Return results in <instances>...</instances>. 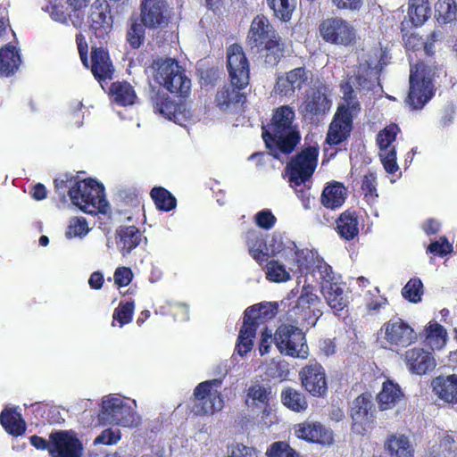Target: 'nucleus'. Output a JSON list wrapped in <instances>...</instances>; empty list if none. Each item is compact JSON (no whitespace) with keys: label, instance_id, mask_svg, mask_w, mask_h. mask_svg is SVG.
Masks as SVG:
<instances>
[{"label":"nucleus","instance_id":"obj_30","mask_svg":"<svg viewBox=\"0 0 457 457\" xmlns=\"http://www.w3.org/2000/svg\"><path fill=\"white\" fill-rule=\"evenodd\" d=\"M272 37L273 38H270L269 41L260 46V48H257L264 62L270 67L277 66L286 56L287 53V44L279 34Z\"/></svg>","mask_w":457,"mask_h":457},{"label":"nucleus","instance_id":"obj_1","mask_svg":"<svg viewBox=\"0 0 457 457\" xmlns=\"http://www.w3.org/2000/svg\"><path fill=\"white\" fill-rule=\"evenodd\" d=\"M295 114L289 105H282L273 111L270 121L262 126V137L271 154H289L301 140L298 130L293 127Z\"/></svg>","mask_w":457,"mask_h":457},{"label":"nucleus","instance_id":"obj_62","mask_svg":"<svg viewBox=\"0 0 457 457\" xmlns=\"http://www.w3.org/2000/svg\"><path fill=\"white\" fill-rule=\"evenodd\" d=\"M228 457H258L254 447L247 446L242 443H233L228 446Z\"/></svg>","mask_w":457,"mask_h":457},{"label":"nucleus","instance_id":"obj_48","mask_svg":"<svg viewBox=\"0 0 457 457\" xmlns=\"http://www.w3.org/2000/svg\"><path fill=\"white\" fill-rule=\"evenodd\" d=\"M426 340L436 349L443 348L447 341V331L437 322H429L425 328Z\"/></svg>","mask_w":457,"mask_h":457},{"label":"nucleus","instance_id":"obj_15","mask_svg":"<svg viewBox=\"0 0 457 457\" xmlns=\"http://www.w3.org/2000/svg\"><path fill=\"white\" fill-rule=\"evenodd\" d=\"M227 71L231 83L249 85L250 62L243 47L234 43L227 48Z\"/></svg>","mask_w":457,"mask_h":457},{"label":"nucleus","instance_id":"obj_14","mask_svg":"<svg viewBox=\"0 0 457 457\" xmlns=\"http://www.w3.org/2000/svg\"><path fill=\"white\" fill-rule=\"evenodd\" d=\"M86 23L97 38H105L112 29L113 17L107 0H95L90 5Z\"/></svg>","mask_w":457,"mask_h":457},{"label":"nucleus","instance_id":"obj_56","mask_svg":"<svg viewBox=\"0 0 457 457\" xmlns=\"http://www.w3.org/2000/svg\"><path fill=\"white\" fill-rule=\"evenodd\" d=\"M267 457H301L286 441L272 443L266 451Z\"/></svg>","mask_w":457,"mask_h":457},{"label":"nucleus","instance_id":"obj_32","mask_svg":"<svg viewBox=\"0 0 457 457\" xmlns=\"http://www.w3.org/2000/svg\"><path fill=\"white\" fill-rule=\"evenodd\" d=\"M278 311L277 303H260L247 307L244 312V319L254 323L258 328L260 324L274 318Z\"/></svg>","mask_w":457,"mask_h":457},{"label":"nucleus","instance_id":"obj_41","mask_svg":"<svg viewBox=\"0 0 457 457\" xmlns=\"http://www.w3.org/2000/svg\"><path fill=\"white\" fill-rule=\"evenodd\" d=\"M392 457H414V448L408 436L392 435L386 443Z\"/></svg>","mask_w":457,"mask_h":457},{"label":"nucleus","instance_id":"obj_28","mask_svg":"<svg viewBox=\"0 0 457 457\" xmlns=\"http://www.w3.org/2000/svg\"><path fill=\"white\" fill-rule=\"evenodd\" d=\"M434 394L443 402L457 404V374L439 375L431 381Z\"/></svg>","mask_w":457,"mask_h":457},{"label":"nucleus","instance_id":"obj_23","mask_svg":"<svg viewBox=\"0 0 457 457\" xmlns=\"http://www.w3.org/2000/svg\"><path fill=\"white\" fill-rule=\"evenodd\" d=\"M330 107L331 100L328 96V89L325 86L311 88L302 104L303 112L312 119L323 116L329 111Z\"/></svg>","mask_w":457,"mask_h":457},{"label":"nucleus","instance_id":"obj_12","mask_svg":"<svg viewBox=\"0 0 457 457\" xmlns=\"http://www.w3.org/2000/svg\"><path fill=\"white\" fill-rule=\"evenodd\" d=\"M320 35L325 42L350 46L355 40V29L345 20L332 17L323 20L319 25Z\"/></svg>","mask_w":457,"mask_h":457},{"label":"nucleus","instance_id":"obj_49","mask_svg":"<svg viewBox=\"0 0 457 457\" xmlns=\"http://www.w3.org/2000/svg\"><path fill=\"white\" fill-rule=\"evenodd\" d=\"M78 179L79 176L68 172L60 174L54 180L55 192L62 200H65L67 195L71 200L73 195L71 192L75 189Z\"/></svg>","mask_w":457,"mask_h":457},{"label":"nucleus","instance_id":"obj_33","mask_svg":"<svg viewBox=\"0 0 457 457\" xmlns=\"http://www.w3.org/2000/svg\"><path fill=\"white\" fill-rule=\"evenodd\" d=\"M141 237L136 226H120L116 230L117 247L122 255H127L140 244Z\"/></svg>","mask_w":457,"mask_h":457},{"label":"nucleus","instance_id":"obj_29","mask_svg":"<svg viewBox=\"0 0 457 457\" xmlns=\"http://www.w3.org/2000/svg\"><path fill=\"white\" fill-rule=\"evenodd\" d=\"M22 63L20 50L11 43L0 47V77L14 76Z\"/></svg>","mask_w":457,"mask_h":457},{"label":"nucleus","instance_id":"obj_58","mask_svg":"<svg viewBox=\"0 0 457 457\" xmlns=\"http://www.w3.org/2000/svg\"><path fill=\"white\" fill-rule=\"evenodd\" d=\"M120 200L124 205L133 208H138L141 204L140 194L136 187H125L118 192Z\"/></svg>","mask_w":457,"mask_h":457},{"label":"nucleus","instance_id":"obj_8","mask_svg":"<svg viewBox=\"0 0 457 457\" xmlns=\"http://www.w3.org/2000/svg\"><path fill=\"white\" fill-rule=\"evenodd\" d=\"M274 344L281 354L300 359L309 355L305 334L297 325H279L274 333Z\"/></svg>","mask_w":457,"mask_h":457},{"label":"nucleus","instance_id":"obj_17","mask_svg":"<svg viewBox=\"0 0 457 457\" xmlns=\"http://www.w3.org/2000/svg\"><path fill=\"white\" fill-rule=\"evenodd\" d=\"M311 71L304 66L294 68L278 76L275 91L280 96L293 97L297 90H301L309 83Z\"/></svg>","mask_w":457,"mask_h":457},{"label":"nucleus","instance_id":"obj_40","mask_svg":"<svg viewBox=\"0 0 457 457\" xmlns=\"http://www.w3.org/2000/svg\"><path fill=\"white\" fill-rule=\"evenodd\" d=\"M280 400L287 409L297 413L305 411L309 406L305 395L292 386L281 391Z\"/></svg>","mask_w":457,"mask_h":457},{"label":"nucleus","instance_id":"obj_3","mask_svg":"<svg viewBox=\"0 0 457 457\" xmlns=\"http://www.w3.org/2000/svg\"><path fill=\"white\" fill-rule=\"evenodd\" d=\"M409 84L405 104L411 110H421L436 91L431 69L422 61L411 64Z\"/></svg>","mask_w":457,"mask_h":457},{"label":"nucleus","instance_id":"obj_27","mask_svg":"<svg viewBox=\"0 0 457 457\" xmlns=\"http://www.w3.org/2000/svg\"><path fill=\"white\" fill-rule=\"evenodd\" d=\"M91 72L99 82L112 78L114 68L108 51L103 47H92Z\"/></svg>","mask_w":457,"mask_h":457},{"label":"nucleus","instance_id":"obj_52","mask_svg":"<svg viewBox=\"0 0 457 457\" xmlns=\"http://www.w3.org/2000/svg\"><path fill=\"white\" fill-rule=\"evenodd\" d=\"M400 128L395 123H390L377 135V144L379 151H387L394 147L392 144L395 141Z\"/></svg>","mask_w":457,"mask_h":457},{"label":"nucleus","instance_id":"obj_44","mask_svg":"<svg viewBox=\"0 0 457 457\" xmlns=\"http://www.w3.org/2000/svg\"><path fill=\"white\" fill-rule=\"evenodd\" d=\"M150 197L160 212H168L177 206L176 197L163 187H154L150 191Z\"/></svg>","mask_w":457,"mask_h":457},{"label":"nucleus","instance_id":"obj_21","mask_svg":"<svg viewBox=\"0 0 457 457\" xmlns=\"http://www.w3.org/2000/svg\"><path fill=\"white\" fill-rule=\"evenodd\" d=\"M49 453L52 457H81L83 445L80 440L67 431L51 434Z\"/></svg>","mask_w":457,"mask_h":457},{"label":"nucleus","instance_id":"obj_61","mask_svg":"<svg viewBox=\"0 0 457 457\" xmlns=\"http://www.w3.org/2000/svg\"><path fill=\"white\" fill-rule=\"evenodd\" d=\"M379 157L387 173L395 174L398 170L395 147H392L387 151H379Z\"/></svg>","mask_w":457,"mask_h":457},{"label":"nucleus","instance_id":"obj_55","mask_svg":"<svg viewBox=\"0 0 457 457\" xmlns=\"http://www.w3.org/2000/svg\"><path fill=\"white\" fill-rule=\"evenodd\" d=\"M361 191L368 204L373 203L378 197L377 176L374 172H368L361 180Z\"/></svg>","mask_w":457,"mask_h":457},{"label":"nucleus","instance_id":"obj_63","mask_svg":"<svg viewBox=\"0 0 457 457\" xmlns=\"http://www.w3.org/2000/svg\"><path fill=\"white\" fill-rule=\"evenodd\" d=\"M453 245L445 237H441L439 240L433 241L427 248V252L436 256L444 257L452 253Z\"/></svg>","mask_w":457,"mask_h":457},{"label":"nucleus","instance_id":"obj_54","mask_svg":"<svg viewBox=\"0 0 457 457\" xmlns=\"http://www.w3.org/2000/svg\"><path fill=\"white\" fill-rule=\"evenodd\" d=\"M423 295V283L419 278H411L402 289V295L411 303H417L421 301Z\"/></svg>","mask_w":457,"mask_h":457},{"label":"nucleus","instance_id":"obj_4","mask_svg":"<svg viewBox=\"0 0 457 457\" xmlns=\"http://www.w3.org/2000/svg\"><path fill=\"white\" fill-rule=\"evenodd\" d=\"M320 304V298L312 292V287L304 286L299 297L288 303L285 320L297 326L312 328L322 315Z\"/></svg>","mask_w":457,"mask_h":457},{"label":"nucleus","instance_id":"obj_37","mask_svg":"<svg viewBox=\"0 0 457 457\" xmlns=\"http://www.w3.org/2000/svg\"><path fill=\"white\" fill-rule=\"evenodd\" d=\"M151 102L154 112L169 120L176 119L177 114L180 112V105L171 100L167 94L160 89L153 90Z\"/></svg>","mask_w":457,"mask_h":457},{"label":"nucleus","instance_id":"obj_38","mask_svg":"<svg viewBox=\"0 0 457 457\" xmlns=\"http://www.w3.org/2000/svg\"><path fill=\"white\" fill-rule=\"evenodd\" d=\"M337 231L341 238L351 241L359 234L358 216L355 211L346 210L337 220Z\"/></svg>","mask_w":457,"mask_h":457},{"label":"nucleus","instance_id":"obj_25","mask_svg":"<svg viewBox=\"0 0 457 457\" xmlns=\"http://www.w3.org/2000/svg\"><path fill=\"white\" fill-rule=\"evenodd\" d=\"M404 361L409 371L416 375H425L432 371L436 362L431 352L414 347L404 353Z\"/></svg>","mask_w":457,"mask_h":457},{"label":"nucleus","instance_id":"obj_2","mask_svg":"<svg viewBox=\"0 0 457 457\" xmlns=\"http://www.w3.org/2000/svg\"><path fill=\"white\" fill-rule=\"evenodd\" d=\"M150 68L154 80L170 94L182 98L188 96L191 80L176 59L157 57L153 60Z\"/></svg>","mask_w":457,"mask_h":457},{"label":"nucleus","instance_id":"obj_24","mask_svg":"<svg viewBox=\"0 0 457 457\" xmlns=\"http://www.w3.org/2000/svg\"><path fill=\"white\" fill-rule=\"evenodd\" d=\"M278 34L270 20L263 14H258L251 22L246 41L251 49H257Z\"/></svg>","mask_w":457,"mask_h":457},{"label":"nucleus","instance_id":"obj_16","mask_svg":"<svg viewBox=\"0 0 457 457\" xmlns=\"http://www.w3.org/2000/svg\"><path fill=\"white\" fill-rule=\"evenodd\" d=\"M355 115L356 113H352L348 106L338 105L329 124L326 143L330 146H335L347 140L353 130Z\"/></svg>","mask_w":457,"mask_h":457},{"label":"nucleus","instance_id":"obj_50","mask_svg":"<svg viewBox=\"0 0 457 457\" xmlns=\"http://www.w3.org/2000/svg\"><path fill=\"white\" fill-rule=\"evenodd\" d=\"M274 16L282 21H288L295 9V0H267Z\"/></svg>","mask_w":457,"mask_h":457},{"label":"nucleus","instance_id":"obj_5","mask_svg":"<svg viewBox=\"0 0 457 457\" xmlns=\"http://www.w3.org/2000/svg\"><path fill=\"white\" fill-rule=\"evenodd\" d=\"M222 381L218 378L199 383L194 389L190 413L194 417L213 415L221 411L224 400L220 388Z\"/></svg>","mask_w":457,"mask_h":457},{"label":"nucleus","instance_id":"obj_18","mask_svg":"<svg viewBox=\"0 0 457 457\" xmlns=\"http://www.w3.org/2000/svg\"><path fill=\"white\" fill-rule=\"evenodd\" d=\"M382 329L385 339L391 346L407 347L417 340L414 329L403 320L396 318L386 322Z\"/></svg>","mask_w":457,"mask_h":457},{"label":"nucleus","instance_id":"obj_26","mask_svg":"<svg viewBox=\"0 0 457 457\" xmlns=\"http://www.w3.org/2000/svg\"><path fill=\"white\" fill-rule=\"evenodd\" d=\"M248 85H239V83L225 84L220 88L215 95V104L220 110L227 111L231 107L245 104L246 101V94L243 92Z\"/></svg>","mask_w":457,"mask_h":457},{"label":"nucleus","instance_id":"obj_35","mask_svg":"<svg viewBox=\"0 0 457 457\" xmlns=\"http://www.w3.org/2000/svg\"><path fill=\"white\" fill-rule=\"evenodd\" d=\"M346 196V187L342 183L334 181L323 188L320 202L324 207L334 210L343 205Z\"/></svg>","mask_w":457,"mask_h":457},{"label":"nucleus","instance_id":"obj_59","mask_svg":"<svg viewBox=\"0 0 457 457\" xmlns=\"http://www.w3.org/2000/svg\"><path fill=\"white\" fill-rule=\"evenodd\" d=\"M341 89L343 92V99L345 104L341 105H346L351 109L352 113H358L361 110L360 103L355 99L354 90L349 82L341 84Z\"/></svg>","mask_w":457,"mask_h":457},{"label":"nucleus","instance_id":"obj_39","mask_svg":"<svg viewBox=\"0 0 457 457\" xmlns=\"http://www.w3.org/2000/svg\"><path fill=\"white\" fill-rule=\"evenodd\" d=\"M272 387L268 384L253 382L246 389L245 403L251 401V404L259 408H266L272 399Z\"/></svg>","mask_w":457,"mask_h":457},{"label":"nucleus","instance_id":"obj_10","mask_svg":"<svg viewBox=\"0 0 457 457\" xmlns=\"http://www.w3.org/2000/svg\"><path fill=\"white\" fill-rule=\"evenodd\" d=\"M352 420V432L358 436H364L374 427L376 421V406L372 395L364 392L355 397L349 410Z\"/></svg>","mask_w":457,"mask_h":457},{"label":"nucleus","instance_id":"obj_64","mask_svg":"<svg viewBox=\"0 0 457 457\" xmlns=\"http://www.w3.org/2000/svg\"><path fill=\"white\" fill-rule=\"evenodd\" d=\"M120 438L121 434L120 430L105 428L95 438L94 445H116Z\"/></svg>","mask_w":457,"mask_h":457},{"label":"nucleus","instance_id":"obj_36","mask_svg":"<svg viewBox=\"0 0 457 457\" xmlns=\"http://www.w3.org/2000/svg\"><path fill=\"white\" fill-rule=\"evenodd\" d=\"M0 424L12 436H22L27 428L26 422L15 408H4L0 413Z\"/></svg>","mask_w":457,"mask_h":457},{"label":"nucleus","instance_id":"obj_20","mask_svg":"<svg viewBox=\"0 0 457 457\" xmlns=\"http://www.w3.org/2000/svg\"><path fill=\"white\" fill-rule=\"evenodd\" d=\"M295 436L308 443L331 445L334 442L333 431L319 421L304 420L294 426Z\"/></svg>","mask_w":457,"mask_h":457},{"label":"nucleus","instance_id":"obj_34","mask_svg":"<svg viewBox=\"0 0 457 457\" xmlns=\"http://www.w3.org/2000/svg\"><path fill=\"white\" fill-rule=\"evenodd\" d=\"M245 242L250 255L260 265L267 262L269 256L267 242L262 232L255 229H249L245 233Z\"/></svg>","mask_w":457,"mask_h":457},{"label":"nucleus","instance_id":"obj_6","mask_svg":"<svg viewBox=\"0 0 457 457\" xmlns=\"http://www.w3.org/2000/svg\"><path fill=\"white\" fill-rule=\"evenodd\" d=\"M71 203L82 212L89 214L104 212L106 200L104 187L94 179L79 178L75 189L71 192Z\"/></svg>","mask_w":457,"mask_h":457},{"label":"nucleus","instance_id":"obj_47","mask_svg":"<svg viewBox=\"0 0 457 457\" xmlns=\"http://www.w3.org/2000/svg\"><path fill=\"white\" fill-rule=\"evenodd\" d=\"M114 102L120 106L131 105L137 97L133 87L127 82H114L111 86Z\"/></svg>","mask_w":457,"mask_h":457},{"label":"nucleus","instance_id":"obj_51","mask_svg":"<svg viewBox=\"0 0 457 457\" xmlns=\"http://www.w3.org/2000/svg\"><path fill=\"white\" fill-rule=\"evenodd\" d=\"M135 311V302L133 300L123 302L120 301L118 307L113 311L112 326H115L118 322L119 327L129 324L133 318Z\"/></svg>","mask_w":457,"mask_h":457},{"label":"nucleus","instance_id":"obj_43","mask_svg":"<svg viewBox=\"0 0 457 457\" xmlns=\"http://www.w3.org/2000/svg\"><path fill=\"white\" fill-rule=\"evenodd\" d=\"M256 330L254 323L244 319L236 345V349L240 356L246 355L252 350Z\"/></svg>","mask_w":457,"mask_h":457},{"label":"nucleus","instance_id":"obj_53","mask_svg":"<svg viewBox=\"0 0 457 457\" xmlns=\"http://www.w3.org/2000/svg\"><path fill=\"white\" fill-rule=\"evenodd\" d=\"M286 264L279 263L277 260H271L266 263V278L272 282H286L290 279L289 271L286 270Z\"/></svg>","mask_w":457,"mask_h":457},{"label":"nucleus","instance_id":"obj_22","mask_svg":"<svg viewBox=\"0 0 457 457\" xmlns=\"http://www.w3.org/2000/svg\"><path fill=\"white\" fill-rule=\"evenodd\" d=\"M319 269L323 279V295L334 313L338 315L339 312L347 306V297L344 294V290L340 285L336 282H332V278L328 273L331 267L326 264L324 266H320Z\"/></svg>","mask_w":457,"mask_h":457},{"label":"nucleus","instance_id":"obj_19","mask_svg":"<svg viewBox=\"0 0 457 457\" xmlns=\"http://www.w3.org/2000/svg\"><path fill=\"white\" fill-rule=\"evenodd\" d=\"M140 21L149 29L166 27L170 21L167 3L164 0H143Z\"/></svg>","mask_w":457,"mask_h":457},{"label":"nucleus","instance_id":"obj_46","mask_svg":"<svg viewBox=\"0 0 457 457\" xmlns=\"http://www.w3.org/2000/svg\"><path fill=\"white\" fill-rule=\"evenodd\" d=\"M457 17V4L455 0H437L435 4V18L438 23H451Z\"/></svg>","mask_w":457,"mask_h":457},{"label":"nucleus","instance_id":"obj_11","mask_svg":"<svg viewBox=\"0 0 457 457\" xmlns=\"http://www.w3.org/2000/svg\"><path fill=\"white\" fill-rule=\"evenodd\" d=\"M271 254L280 256V260L285 262L288 270L298 276H303L311 273L314 267V256L312 251L308 249H297L294 245L290 247H275L270 245Z\"/></svg>","mask_w":457,"mask_h":457},{"label":"nucleus","instance_id":"obj_13","mask_svg":"<svg viewBox=\"0 0 457 457\" xmlns=\"http://www.w3.org/2000/svg\"><path fill=\"white\" fill-rule=\"evenodd\" d=\"M302 387L312 397L323 398L328 394V378L324 367L312 361L303 366L299 371Z\"/></svg>","mask_w":457,"mask_h":457},{"label":"nucleus","instance_id":"obj_57","mask_svg":"<svg viewBox=\"0 0 457 457\" xmlns=\"http://www.w3.org/2000/svg\"><path fill=\"white\" fill-rule=\"evenodd\" d=\"M265 374L273 379L285 380L289 375L288 365L286 361H271L266 367Z\"/></svg>","mask_w":457,"mask_h":457},{"label":"nucleus","instance_id":"obj_42","mask_svg":"<svg viewBox=\"0 0 457 457\" xmlns=\"http://www.w3.org/2000/svg\"><path fill=\"white\" fill-rule=\"evenodd\" d=\"M408 16L414 27L422 26L431 16L428 0H409Z\"/></svg>","mask_w":457,"mask_h":457},{"label":"nucleus","instance_id":"obj_31","mask_svg":"<svg viewBox=\"0 0 457 457\" xmlns=\"http://www.w3.org/2000/svg\"><path fill=\"white\" fill-rule=\"evenodd\" d=\"M404 398V394L400 386L387 378L382 384L380 392L377 395V401L380 411L394 408Z\"/></svg>","mask_w":457,"mask_h":457},{"label":"nucleus","instance_id":"obj_60","mask_svg":"<svg viewBox=\"0 0 457 457\" xmlns=\"http://www.w3.org/2000/svg\"><path fill=\"white\" fill-rule=\"evenodd\" d=\"M88 232L87 222L85 218H73L71 220L65 233L66 237H82Z\"/></svg>","mask_w":457,"mask_h":457},{"label":"nucleus","instance_id":"obj_45","mask_svg":"<svg viewBox=\"0 0 457 457\" xmlns=\"http://www.w3.org/2000/svg\"><path fill=\"white\" fill-rule=\"evenodd\" d=\"M145 24L138 18L131 17L126 33V40L131 49H138L145 39Z\"/></svg>","mask_w":457,"mask_h":457},{"label":"nucleus","instance_id":"obj_9","mask_svg":"<svg viewBox=\"0 0 457 457\" xmlns=\"http://www.w3.org/2000/svg\"><path fill=\"white\" fill-rule=\"evenodd\" d=\"M97 418L101 425L112 424L134 428L138 424L136 413L131 407L123 399L112 395L103 398Z\"/></svg>","mask_w":457,"mask_h":457},{"label":"nucleus","instance_id":"obj_7","mask_svg":"<svg viewBox=\"0 0 457 457\" xmlns=\"http://www.w3.org/2000/svg\"><path fill=\"white\" fill-rule=\"evenodd\" d=\"M319 153L318 145H309L287 163L286 171L291 187L296 188L312 177L318 164Z\"/></svg>","mask_w":457,"mask_h":457}]
</instances>
